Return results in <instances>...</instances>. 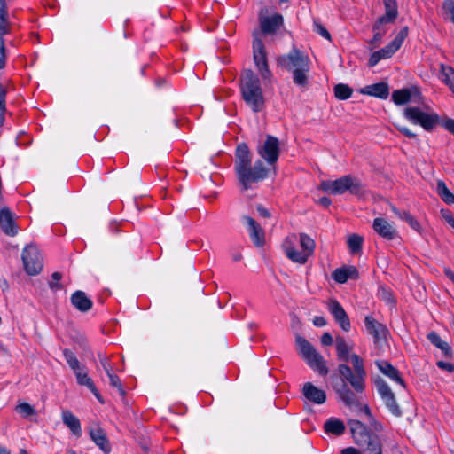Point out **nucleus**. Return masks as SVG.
<instances>
[{"label":"nucleus","instance_id":"nucleus-1","mask_svg":"<svg viewBox=\"0 0 454 454\" xmlns=\"http://www.w3.org/2000/svg\"><path fill=\"white\" fill-rule=\"evenodd\" d=\"M338 374L331 375L332 387L338 398L349 408L361 407L360 396L365 388L366 371L364 360L356 354H351L352 347L343 337L335 339Z\"/></svg>","mask_w":454,"mask_h":454},{"label":"nucleus","instance_id":"nucleus-2","mask_svg":"<svg viewBox=\"0 0 454 454\" xmlns=\"http://www.w3.org/2000/svg\"><path fill=\"white\" fill-rule=\"evenodd\" d=\"M252 153L245 144H239L235 152L234 169L239 184L242 191L254 188L269 175V169L261 160L252 165Z\"/></svg>","mask_w":454,"mask_h":454},{"label":"nucleus","instance_id":"nucleus-3","mask_svg":"<svg viewBox=\"0 0 454 454\" xmlns=\"http://www.w3.org/2000/svg\"><path fill=\"white\" fill-rule=\"evenodd\" d=\"M277 63L281 67L292 72L293 81L298 86H306L309 79L310 60L307 54L295 47L286 55L279 56Z\"/></svg>","mask_w":454,"mask_h":454},{"label":"nucleus","instance_id":"nucleus-4","mask_svg":"<svg viewBox=\"0 0 454 454\" xmlns=\"http://www.w3.org/2000/svg\"><path fill=\"white\" fill-rule=\"evenodd\" d=\"M240 91L242 98L254 113L264 108L265 99L260 80L250 69L245 70L241 74Z\"/></svg>","mask_w":454,"mask_h":454},{"label":"nucleus","instance_id":"nucleus-5","mask_svg":"<svg viewBox=\"0 0 454 454\" xmlns=\"http://www.w3.org/2000/svg\"><path fill=\"white\" fill-rule=\"evenodd\" d=\"M299 237L300 246L302 249L301 251H297L295 248V243L297 240L295 234L287 236L283 241L282 247L285 254L289 260L293 262L302 265L305 264L309 257L313 254L316 243L314 239L306 233H300Z\"/></svg>","mask_w":454,"mask_h":454},{"label":"nucleus","instance_id":"nucleus-6","mask_svg":"<svg viewBox=\"0 0 454 454\" xmlns=\"http://www.w3.org/2000/svg\"><path fill=\"white\" fill-rule=\"evenodd\" d=\"M356 444L365 454H382V445L379 436L369 432L366 427L358 420L348 423Z\"/></svg>","mask_w":454,"mask_h":454},{"label":"nucleus","instance_id":"nucleus-7","mask_svg":"<svg viewBox=\"0 0 454 454\" xmlns=\"http://www.w3.org/2000/svg\"><path fill=\"white\" fill-rule=\"evenodd\" d=\"M320 189L333 194H342L347 191L357 196L364 193V185L361 181L351 175L343 176L334 181H323L320 184Z\"/></svg>","mask_w":454,"mask_h":454},{"label":"nucleus","instance_id":"nucleus-8","mask_svg":"<svg viewBox=\"0 0 454 454\" xmlns=\"http://www.w3.org/2000/svg\"><path fill=\"white\" fill-rule=\"evenodd\" d=\"M295 342L300 356L307 364L311 369L317 371L320 375H327L329 371L325 365V361L315 348L305 338L300 335L296 336Z\"/></svg>","mask_w":454,"mask_h":454},{"label":"nucleus","instance_id":"nucleus-9","mask_svg":"<svg viewBox=\"0 0 454 454\" xmlns=\"http://www.w3.org/2000/svg\"><path fill=\"white\" fill-rule=\"evenodd\" d=\"M404 117L413 124H419L425 130L431 131L440 123V116L433 111H423L419 107H406Z\"/></svg>","mask_w":454,"mask_h":454},{"label":"nucleus","instance_id":"nucleus-10","mask_svg":"<svg viewBox=\"0 0 454 454\" xmlns=\"http://www.w3.org/2000/svg\"><path fill=\"white\" fill-rule=\"evenodd\" d=\"M407 35L408 27H404L399 31L395 39L391 41L387 46L377 51H374L371 55L368 61L369 67H374L379 63L380 60L392 57L393 54L400 49Z\"/></svg>","mask_w":454,"mask_h":454},{"label":"nucleus","instance_id":"nucleus-11","mask_svg":"<svg viewBox=\"0 0 454 454\" xmlns=\"http://www.w3.org/2000/svg\"><path fill=\"white\" fill-rule=\"evenodd\" d=\"M253 35V53L254 63L258 68V71L262 78L263 80H270L271 77V73L269 69L267 63L264 43L259 38V33H254Z\"/></svg>","mask_w":454,"mask_h":454},{"label":"nucleus","instance_id":"nucleus-12","mask_svg":"<svg viewBox=\"0 0 454 454\" xmlns=\"http://www.w3.org/2000/svg\"><path fill=\"white\" fill-rule=\"evenodd\" d=\"M22 261L28 275L38 274L43 269V258L39 250L33 244L27 246L22 252Z\"/></svg>","mask_w":454,"mask_h":454},{"label":"nucleus","instance_id":"nucleus-13","mask_svg":"<svg viewBox=\"0 0 454 454\" xmlns=\"http://www.w3.org/2000/svg\"><path fill=\"white\" fill-rule=\"evenodd\" d=\"M257 153L269 165H274L279 157V140L271 135H267L263 144L258 145Z\"/></svg>","mask_w":454,"mask_h":454},{"label":"nucleus","instance_id":"nucleus-14","mask_svg":"<svg viewBox=\"0 0 454 454\" xmlns=\"http://www.w3.org/2000/svg\"><path fill=\"white\" fill-rule=\"evenodd\" d=\"M375 386L389 411L396 417L400 416L402 413L401 409L396 403L395 394L387 382L382 379H378L375 380Z\"/></svg>","mask_w":454,"mask_h":454},{"label":"nucleus","instance_id":"nucleus-15","mask_svg":"<svg viewBox=\"0 0 454 454\" xmlns=\"http://www.w3.org/2000/svg\"><path fill=\"white\" fill-rule=\"evenodd\" d=\"M364 324L369 334L373 336L376 348H382L387 340V327L370 316L365 317Z\"/></svg>","mask_w":454,"mask_h":454},{"label":"nucleus","instance_id":"nucleus-16","mask_svg":"<svg viewBox=\"0 0 454 454\" xmlns=\"http://www.w3.org/2000/svg\"><path fill=\"white\" fill-rule=\"evenodd\" d=\"M327 308L340 328L345 332H348L351 328L350 320L340 303L332 299L328 301Z\"/></svg>","mask_w":454,"mask_h":454},{"label":"nucleus","instance_id":"nucleus-17","mask_svg":"<svg viewBox=\"0 0 454 454\" xmlns=\"http://www.w3.org/2000/svg\"><path fill=\"white\" fill-rule=\"evenodd\" d=\"M89 435L105 454L111 452V445L107 439L106 433L98 424L93 423L90 426Z\"/></svg>","mask_w":454,"mask_h":454},{"label":"nucleus","instance_id":"nucleus-18","mask_svg":"<svg viewBox=\"0 0 454 454\" xmlns=\"http://www.w3.org/2000/svg\"><path fill=\"white\" fill-rule=\"evenodd\" d=\"M0 228L8 236H15L18 233L14 216L8 207L0 210Z\"/></svg>","mask_w":454,"mask_h":454},{"label":"nucleus","instance_id":"nucleus-19","mask_svg":"<svg viewBox=\"0 0 454 454\" xmlns=\"http://www.w3.org/2000/svg\"><path fill=\"white\" fill-rule=\"evenodd\" d=\"M383 4L385 6V14L380 17L373 25L372 29L374 30L380 29V25L394 22L397 17L398 12L396 0H383Z\"/></svg>","mask_w":454,"mask_h":454},{"label":"nucleus","instance_id":"nucleus-20","mask_svg":"<svg viewBox=\"0 0 454 454\" xmlns=\"http://www.w3.org/2000/svg\"><path fill=\"white\" fill-rule=\"evenodd\" d=\"M283 25V16L276 13L270 17L260 15V26L266 35L274 34Z\"/></svg>","mask_w":454,"mask_h":454},{"label":"nucleus","instance_id":"nucleus-21","mask_svg":"<svg viewBox=\"0 0 454 454\" xmlns=\"http://www.w3.org/2000/svg\"><path fill=\"white\" fill-rule=\"evenodd\" d=\"M243 220L247 223L249 228L250 237L256 247H262L265 243L264 231L259 223L250 216H243Z\"/></svg>","mask_w":454,"mask_h":454},{"label":"nucleus","instance_id":"nucleus-22","mask_svg":"<svg viewBox=\"0 0 454 454\" xmlns=\"http://www.w3.org/2000/svg\"><path fill=\"white\" fill-rule=\"evenodd\" d=\"M372 226L374 231L384 239L391 240L397 237L396 230L384 218H375Z\"/></svg>","mask_w":454,"mask_h":454},{"label":"nucleus","instance_id":"nucleus-23","mask_svg":"<svg viewBox=\"0 0 454 454\" xmlns=\"http://www.w3.org/2000/svg\"><path fill=\"white\" fill-rule=\"evenodd\" d=\"M70 300L72 305L82 313L90 310L93 305L92 301L82 291H75Z\"/></svg>","mask_w":454,"mask_h":454},{"label":"nucleus","instance_id":"nucleus-24","mask_svg":"<svg viewBox=\"0 0 454 454\" xmlns=\"http://www.w3.org/2000/svg\"><path fill=\"white\" fill-rule=\"evenodd\" d=\"M302 392L304 396L312 403L322 404L326 400L325 391L318 389L310 382L304 384Z\"/></svg>","mask_w":454,"mask_h":454},{"label":"nucleus","instance_id":"nucleus-25","mask_svg":"<svg viewBox=\"0 0 454 454\" xmlns=\"http://www.w3.org/2000/svg\"><path fill=\"white\" fill-rule=\"evenodd\" d=\"M360 92L364 95L386 99L389 95V87L387 82H379L365 86L360 90Z\"/></svg>","mask_w":454,"mask_h":454},{"label":"nucleus","instance_id":"nucleus-26","mask_svg":"<svg viewBox=\"0 0 454 454\" xmlns=\"http://www.w3.org/2000/svg\"><path fill=\"white\" fill-rule=\"evenodd\" d=\"M376 365L383 374L405 387L404 382L401 378L398 370L395 368L391 364H389L387 361L381 360L377 361Z\"/></svg>","mask_w":454,"mask_h":454},{"label":"nucleus","instance_id":"nucleus-27","mask_svg":"<svg viewBox=\"0 0 454 454\" xmlns=\"http://www.w3.org/2000/svg\"><path fill=\"white\" fill-rule=\"evenodd\" d=\"M61 416L63 423L75 436L80 437L82 435V428L79 419L68 410L62 411Z\"/></svg>","mask_w":454,"mask_h":454},{"label":"nucleus","instance_id":"nucleus-28","mask_svg":"<svg viewBox=\"0 0 454 454\" xmlns=\"http://www.w3.org/2000/svg\"><path fill=\"white\" fill-rule=\"evenodd\" d=\"M419 92L416 88L403 89L395 90L392 93V99L396 105H404L412 100L413 96H419Z\"/></svg>","mask_w":454,"mask_h":454},{"label":"nucleus","instance_id":"nucleus-29","mask_svg":"<svg viewBox=\"0 0 454 454\" xmlns=\"http://www.w3.org/2000/svg\"><path fill=\"white\" fill-rule=\"evenodd\" d=\"M74 374L76 376L78 384L82 386H86L94 394V395L100 402H102L100 395L98 394L92 380L88 376V374L86 372H82L81 369L74 372Z\"/></svg>","mask_w":454,"mask_h":454},{"label":"nucleus","instance_id":"nucleus-30","mask_svg":"<svg viewBox=\"0 0 454 454\" xmlns=\"http://www.w3.org/2000/svg\"><path fill=\"white\" fill-rule=\"evenodd\" d=\"M10 33V22L5 0H0V35Z\"/></svg>","mask_w":454,"mask_h":454},{"label":"nucleus","instance_id":"nucleus-31","mask_svg":"<svg viewBox=\"0 0 454 454\" xmlns=\"http://www.w3.org/2000/svg\"><path fill=\"white\" fill-rule=\"evenodd\" d=\"M427 339L432 344L440 348L445 356H451V348L450 345L446 341L442 340L435 332L429 333L427 334Z\"/></svg>","mask_w":454,"mask_h":454},{"label":"nucleus","instance_id":"nucleus-32","mask_svg":"<svg viewBox=\"0 0 454 454\" xmlns=\"http://www.w3.org/2000/svg\"><path fill=\"white\" fill-rule=\"evenodd\" d=\"M324 428L326 433L340 435L345 431V425L340 419H330L325 423Z\"/></svg>","mask_w":454,"mask_h":454},{"label":"nucleus","instance_id":"nucleus-33","mask_svg":"<svg viewBox=\"0 0 454 454\" xmlns=\"http://www.w3.org/2000/svg\"><path fill=\"white\" fill-rule=\"evenodd\" d=\"M436 192L441 199L447 204H454V194L448 189L446 184L438 180L436 184Z\"/></svg>","mask_w":454,"mask_h":454},{"label":"nucleus","instance_id":"nucleus-34","mask_svg":"<svg viewBox=\"0 0 454 454\" xmlns=\"http://www.w3.org/2000/svg\"><path fill=\"white\" fill-rule=\"evenodd\" d=\"M441 74L442 81L449 86L454 92V69L450 66H441Z\"/></svg>","mask_w":454,"mask_h":454},{"label":"nucleus","instance_id":"nucleus-35","mask_svg":"<svg viewBox=\"0 0 454 454\" xmlns=\"http://www.w3.org/2000/svg\"><path fill=\"white\" fill-rule=\"evenodd\" d=\"M15 411L24 419L36 415L35 409L26 402H19L15 407Z\"/></svg>","mask_w":454,"mask_h":454},{"label":"nucleus","instance_id":"nucleus-36","mask_svg":"<svg viewBox=\"0 0 454 454\" xmlns=\"http://www.w3.org/2000/svg\"><path fill=\"white\" fill-rule=\"evenodd\" d=\"M333 90L335 97L340 100H345L349 98L353 92L350 87L343 83H339L335 85Z\"/></svg>","mask_w":454,"mask_h":454},{"label":"nucleus","instance_id":"nucleus-37","mask_svg":"<svg viewBox=\"0 0 454 454\" xmlns=\"http://www.w3.org/2000/svg\"><path fill=\"white\" fill-rule=\"evenodd\" d=\"M363 238L357 234H352L348 239V246L352 254H357L362 249Z\"/></svg>","mask_w":454,"mask_h":454},{"label":"nucleus","instance_id":"nucleus-38","mask_svg":"<svg viewBox=\"0 0 454 454\" xmlns=\"http://www.w3.org/2000/svg\"><path fill=\"white\" fill-rule=\"evenodd\" d=\"M63 355L66 358L67 363L70 366V368L74 371V373L81 369L80 363L75 356V355L69 349L65 348L63 350Z\"/></svg>","mask_w":454,"mask_h":454},{"label":"nucleus","instance_id":"nucleus-39","mask_svg":"<svg viewBox=\"0 0 454 454\" xmlns=\"http://www.w3.org/2000/svg\"><path fill=\"white\" fill-rule=\"evenodd\" d=\"M6 94H7L6 89L0 83V126H2L4 122V114L6 112V106H5Z\"/></svg>","mask_w":454,"mask_h":454},{"label":"nucleus","instance_id":"nucleus-40","mask_svg":"<svg viewBox=\"0 0 454 454\" xmlns=\"http://www.w3.org/2000/svg\"><path fill=\"white\" fill-rule=\"evenodd\" d=\"M399 217L406 221L413 230L419 232L420 231V224L409 212L402 211V213L399 214Z\"/></svg>","mask_w":454,"mask_h":454},{"label":"nucleus","instance_id":"nucleus-41","mask_svg":"<svg viewBox=\"0 0 454 454\" xmlns=\"http://www.w3.org/2000/svg\"><path fill=\"white\" fill-rule=\"evenodd\" d=\"M443 15L454 23V1L445 0L442 4Z\"/></svg>","mask_w":454,"mask_h":454},{"label":"nucleus","instance_id":"nucleus-42","mask_svg":"<svg viewBox=\"0 0 454 454\" xmlns=\"http://www.w3.org/2000/svg\"><path fill=\"white\" fill-rule=\"evenodd\" d=\"M62 278V274L60 272H54L51 275V281L49 282V286L52 290H60L62 289V285L59 283Z\"/></svg>","mask_w":454,"mask_h":454},{"label":"nucleus","instance_id":"nucleus-43","mask_svg":"<svg viewBox=\"0 0 454 454\" xmlns=\"http://www.w3.org/2000/svg\"><path fill=\"white\" fill-rule=\"evenodd\" d=\"M112 387H116L121 395H125L120 378L115 373L107 375Z\"/></svg>","mask_w":454,"mask_h":454},{"label":"nucleus","instance_id":"nucleus-44","mask_svg":"<svg viewBox=\"0 0 454 454\" xmlns=\"http://www.w3.org/2000/svg\"><path fill=\"white\" fill-rule=\"evenodd\" d=\"M333 278L340 284L345 283L348 280L347 272L344 268L336 269L333 274Z\"/></svg>","mask_w":454,"mask_h":454},{"label":"nucleus","instance_id":"nucleus-45","mask_svg":"<svg viewBox=\"0 0 454 454\" xmlns=\"http://www.w3.org/2000/svg\"><path fill=\"white\" fill-rule=\"evenodd\" d=\"M314 28H315V31L319 34L321 36H323L324 38L331 41V35L330 33L327 31V29L319 22H317L315 21L314 22Z\"/></svg>","mask_w":454,"mask_h":454},{"label":"nucleus","instance_id":"nucleus-46","mask_svg":"<svg viewBox=\"0 0 454 454\" xmlns=\"http://www.w3.org/2000/svg\"><path fill=\"white\" fill-rule=\"evenodd\" d=\"M3 36L0 35V69L4 67L6 60V49Z\"/></svg>","mask_w":454,"mask_h":454},{"label":"nucleus","instance_id":"nucleus-47","mask_svg":"<svg viewBox=\"0 0 454 454\" xmlns=\"http://www.w3.org/2000/svg\"><path fill=\"white\" fill-rule=\"evenodd\" d=\"M382 25H380V29H376L373 31L375 32L374 33V35L372 37V39L371 40V43L372 44H374V45H379L380 43H381V40H382V37L383 35H385V30L381 27Z\"/></svg>","mask_w":454,"mask_h":454},{"label":"nucleus","instance_id":"nucleus-48","mask_svg":"<svg viewBox=\"0 0 454 454\" xmlns=\"http://www.w3.org/2000/svg\"><path fill=\"white\" fill-rule=\"evenodd\" d=\"M98 356L100 359V364H101L103 369L105 370L106 373L107 375L113 373L114 372L113 365L110 364L108 358L102 356L100 354L98 355Z\"/></svg>","mask_w":454,"mask_h":454},{"label":"nucleus","instance_id":"nucleus-49","mask_svg":"<svg viewBox=\"0 0 454 454\" xmlns=\"http://www.w3.org/2000/svg\"><path fill=\"white\" fill-rule=\"evenodd\" d=\"M441 215L442 218L452 227L454 228V217L451 215V212L449 209H442Z\"/></svg>","mask_w":454,"mask_h":454},{"label":"nucleus","instance_id":"nucleus-50","mask_svg":"<svg viewBox=\"0 0 454 454\" xmlns=\"http://www.w3.org/2000/svg\"><path fill=\"white\" fill-rule=\"evenodd\" d=\"M441 125L443 126L449 132L454 135V120L450 118H445Z\"/></svg>","mask_w":454,"mask_h":454},{"label":"nucleus","instance_id":"nucleus-51","mask_svg":"<svg viewBox=\"0 0 454 454\" xmlns=\"http://www.w3.org/2000/svg\"><path fill=\"white\" fill-rule=\"evenodd\" d=\"M380 296L381 299L384 300L386 302L389 304L394 303V298L392 296V294L387 290L382 288L380 291Z\"/></svg>","mask_w":454,"mask_h":454},{"label":"nucleus","instance_id":"nucleus-52","mask_svg":"<svg viewBox=\"0 0 454 454\" xmlns=\"http://www.w3.org/2000/svg\"><path fill=\"white\" fill-rule=\"evenodd\" d=\"M347 272L348 279H356L358 278V270L355 267L344 268Z\"/></svg>","mask_w":454,"mask_h":454},{"label":"nucleus","instance_id":"nucleus-53","mask_svg":"<svg viewBox=\"0 0 454 454\" xmlns=\"http://www.w3.org/2000/svg\"><path fill=\"white\" fill-rule=\"evenodd\" d=\"M398 130L409 138H415L416 134L404 126L396 125Z\"/></svg>","mask_w":454,"mask_h":454},{"label":"nucleus","instance_id":"nucleus-54","mask_svg":"<svg viewBox=\"0 0 454 454\" xmlns=\"http://www.w3.org/2000/svg\"><path fill=\"white\" fill-rule=\"evenodd\" d=\"M437 366L441 369L446 370L449 372H452L454 371V364L443 361L437 362Z\"/></svg>","mask_w":454,"mask_h":454},{"label":"nucleus","instance_id":"nucleus-55","mask_svg":"<svg viewBox=\"0 0 454 454\" xmlns=\"http://www.w3.org/2000/svg\"><path fill=\"white\" fill-rule=\"evenodd\" d=\"M333 341V337L329 333H325L321 337V343L325 346L332 345Z\"/></svg>","mask_w":454,"mask_h":454},{"label":"nucleus","instance_id":"nucleus-56","mask_svg":"<svg viewBox=\"0 0 454 454\" xmlns=\"http://www.w3.org/2000/svg\"><path fill=\"white\" fill-rule=\"evenodd\" d=\"M313 323L316 326L321 327L326 325V320L323 317H316Z\"/></svg>","mask_w":454,"mask_h":454},{"label":"nucleus","instance_id":"nucleus-57","mask_svg":"<svg viewBox=\"0 0 454 454\" xmlns=\"http://www.w3.org/2000/svg\"><path fill=\"white\" fill-rule=\"evenodd\" d=\"M257 211L262 217L269 218L270 216V212L262 206H257Z\"/></svg>","mask_w":454,"mask_h":454},{"label":"nucleus","instance_id":"nucleus-58","mask_svg":"<svg viewBox=\"0 0 454 454\" xmlns=\"http://www.w3.org/2000/svg\"><path fill=\"white\" fill-rule=\"evenodd\" d=\"M340 454H361L358 450L353 447L345 448L341 450Z\"/></svg>","mask_w":454,"mask_h":454},{"label":"nucleus","instance_id":"nucleus-59","mask_svg":"<svg viewBox=\"0 0 454 454\" xmlns=\"http://www.w3.org/2000/svg\"><path fill=\"white\" fill-rule=\"evenodd\" d=\"M318 203L324 206L325 207H327L331 205V200L327 197H322L321 199H319Z\"/></svg>","mask_w":454,"mask_h":454},{"label":"nucleus","instance_id":"nucleus-60","mask_svg":"<svg viewBox=\"0 0 454 454\" xmlns=\"http://www.w3.org/2000/svg\"><path fill=\"white\" fill-rule=\"evenodd\" d=\"M444 273L454 283V272L450 269L446 268Z\"/></svg>","mask_w":454,"mask_h":454},{"label":"nucleus","instance_id":"nucleus-61","mask_svg":"<svg viewBox=\"0 0 454 454\" xmlns=\"http://www.w3.org/2000/svg\"><path fill=\"white\" fill-rule=\"evenodd\" d=\"M0 454H11V453L6 448L0 445Z\"/></svg>","mask_w":454,"mask_h":454},{"label":"nucleus","instance_id":"nucleus-62","mask_svg":"<svg viewBox=\"0 0 454 454\" xmlns=\"http://www.w3.org/2000/svg\"><path fill=\"white\" fill-rule=\"evenodd\" d=\"M391 208H392L393 212H395L398 216H399V214L402 213L395 207H392Z\"/></svg>","mask_w":454,"mask_h":454},{"label":"nucleus","instance_id":"nucleus-63","mask_svg":"<svg viewBox=\"0 0 454 454\" xmlns=\"http://www.w3.org/2000/svg\"><path fill=\"white\" fill-rule=\"evenodd\" d=\"M364 409L365 413L370 416L371 412H370L368 406H364Z\"/></svg>","mask_w":454,"mask_h":454},{"label":"nucleus","instance_id":"nucleus-64","mask_svg":"<svg viewBox=\"0 0 454 454\" xmlns=\"http://www.w3.org/2000/svg\"><path fill=\"white\" fill-rule=\"evenodd\" d=\"M19 454H27V450L24 449H20Z\"/></svg>","mask_w":454,"mask_h":454}]
</instances>
